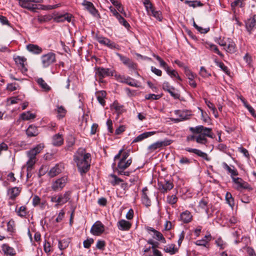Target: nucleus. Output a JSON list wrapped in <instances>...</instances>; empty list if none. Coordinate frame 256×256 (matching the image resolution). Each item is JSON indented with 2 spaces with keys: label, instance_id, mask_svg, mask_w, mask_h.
<instances>
[{
  "label": "nucleus",
  "instance_id": "f257e3e1",
  "mask_svg": "<svg viewBox=\"0 0 256 256\" xmlns=\"http://www.w3.org/2000/svg\"><path fill=\"white\" fill-rule=\"evenodd\" d=\"M91 160V154L86 152V150L82 148H79L74 155V161L82 176L90 170Z\"/></svg>",
  "mask_w": 256,
  "mask_h": 256
},
{
  "label": "nucleus",
  "instance_id": "f03ea898",
  "mask_svg": "<svg viewBox=\"0 0 256 256\" xmlns=\"http://www.w3.org/2000/svg\"><path fill=\"white\" fill-rule=\"evenodd\" d=\"M116 70L113 68L102 67L95 68V77L100 82H103V79L106 76H114Z\"/></svg>",
  "mask_w": 256,
  "mask_h": 256
},
{
  "label": "nucleus",
  "instance_id": "7ed1b4c3",
  "mask_svg": "<svg viewBox=\"0 0 256 256\" xmlns=\"http://www.w3.org/2000/svg\"><path fill=\"white\" fill-rule=\"evenodd\" d=\"M68 182V177L64 176L56 180H52L51 184V188L54 192L61 191Z\"/></svg>",
  "mask_w": 256,
  "mask_h": 256
},
{
  "label": "nucleus",
  "instance_id": "20e7f679",
  "mask_svg": "<svg viewBox=\"0 0 256 256\" xmlns=\"http://www.w3.org/2000/svg\"><path fill=\"white\" fill-rule=\"evenodd\" d=\"M190 130L194 134H202L206 137L212 138V130L211 128L204 127L202 126H198L194 128L190 127Z\"/></svg>",
  "mask_w": 256,
  "mask_h": 256
},
{
  "label": "nucleus",
  "instance_id": "39448f33",
  "mask_svg": "<svg viewBox=\"0 0 256 256\" xmlns=\"http://www.w3.org/2000/svg\"><path fill=\"white\" fill-rule=\"evenodd\" d=\"M42 63L44 68H47L56 62V54L52 52L44 54L41 57Z\"/></svg>",
  "mask_w": 256,
  "mask_h": 256
},
{
  "label": "nucleus",
  "instance_id": "423d86ee",
  "mask_svg": "<svg viewBox=\"0 0 256 256\" xmlns=\"http://www.w3.org/2000/svg\"><path fill=\"white\" fill-rule=\"evenodd\" d=\"M232 182L235 184L234 188L239 191L249 188V184L240 178H233Z\"/></svg>",
  "mask_w": 256,
  "mask_h": 256
},
{
  "label": "nucleus",
  "instance_id": "0eeeda50",
  "mask_svg": "<svg viewBox=\"0 0 256 256\" xmlns=\"http://www.w3.org/2000/svg\"><path fill=\"white\" fill-rule=\"evenodd\" d=\"M116 55L118 56L123 64L126 66L129 69L132 70H136V69L137 64L134 62L130 58L118 52L116 53Z\"/></svg>",
  "mask_w": 256,
  "mask_h": 256
},
{
  "label": "nucleus",
  "instance_id": "6e6552de",
  "mask_svg": "<svg viewBox=\"0 0 256 256\" xmlns=\"http://www.w3.org/2000/svg\"><path fill=\"white\" fill-rule=\"evenodd\" d=\"M22 188L20 187H12L7 190V196L9 200L15 201L16 198L20 194Z\"/></svg>",
  "mask_w": 256,
  "mask_h": 256
},
{
  "label": "nucleus",
  "instance_id": "1a4fd4ad",
  "mask_svg": "<svg viewBox=\"0 0 256 256\" xmlns=\"http://www.w3.org/2000/svg\"><path fill=\"white\" fill-rule=\"evenodd\" d=\"M158 190L162 193H166L174 188V184L169 180H164L158 183Z\"/></svg>",
  "mask_w": 256,
  "mask_h": 256
},
{
  "label": "nucleus",
  "instance_id": "9d476101",
  "mask_svg": "<svg viewBox=\"0 0 256 256\" xmlns=\"http://www.w3.org/2000/svg\"><path fill=\"white\" fill-rule=\"evenodd\" d=\"M104 231V225L100 221L96 222L90 229V232L94 236H100Z\"/></svg>",
  "mask_w": 256,
  "mask_h": 256
},
{
  "label": "nucleus",
  "instance_id": "9b49d317",
  "mask_svg": "<svg viewBox=\"0 0 256 256\" xmlns=\"http://www.w3.org/2000/svg\"><path fill=\"white\" fill-rule=\"evenodd\" d=\"M146 229L150 234V232L153 233L152 236L154 238L163 244L166 243V240L161 232L156 230L154 228L149 226H148Z\"/></svg>",
  "mask_w": 256,
  "mask_h": 256
},
{
  "label": "nucleus",
  "instance_id": "f8f14e48",
  "mask_svg": "<svg viewBox=\"0 0 256 256\" xmlns=\"http://www.w3.org/2000/svg\"><path fill=\"white\" fill-rule=\"evenodd\" d=\"M64 169V164L63 163L57 164L50 170L48 174L50 177L53 178L61 173Z\"/></svg>",
  "mask_w": 256,
  "mask_h": 256
},
{
  "label": "nucleus",
  "instance_id": "ddd939ff",
  "mask_svg": "<svg viewBox=\"0 0 256 256\" xmlns=\"http://www.w3.org/2000/svg\"><path fill=\"white\" fill-rule=\"evenodd\" d=\"M44 148V144H40L36 146L34 148L26 152V156H32L36 158V156L40 153Z\"/></svg>",
  "mask_w": 256,
  "mask_h": 256
},
{
  "label": "nucleus",
  "instance_id": "4468645a",
  "mask_svg": "<svg viewBox=\"0 0 256 256\" xmlns=\"http://www.w3.org/2000/svg\"><path fill=\"white\" fill-rule=\"evenodd\" d=\"M44 148V144H40L36 146L34 148L26 152V156H32L36 158V156L40 153Z\"/></svg>",
  "mask_w": 256,
  "mask_h": 256
},
{
  "label": "nucleus",
  "instance_id": "2eb2a0df",
  "mask_svg": "<svg viewBox=\"0 0 256 256\" xmlns=\"http://www.w3.org/2000/svg\"><path fill=\"white\" fill-rule=\"evenodd\" d=\"M192 219V216L190 212L186 210L180 214L178 218V220L184 223L188 224L190 222Z\"/></svg>",
  "mask_w": 256,
  "mask_h": 256
},
{
  "label": "nucleus",
  "instance_id": "dca6fc26",
  "mask_svg": "<svg viewBox=\"0 0 256 256\" xmlns=\"http://www.w3.org/2000/svg\"><path fill=\"white\" fill-rule=\"evenodd\" d=\"M148 14L150 16H152L159 21L162 20V14L160 11H156L154 10L152 4L150 6H148V7H145Z\"/></svg>",
  "mask_w": 256,
  "mask_h": 256
},
{
  "label": "nucleus",
  "instance_id": "f3484780",
  "mask_svg": "<svg viewBox=\"0 0 256 256\" xmlns=\"http://www.w3.org/2000/svg\"><path fill=\"white\" fill-rule=\"evenodd\" d=\"M185 150L188 152H192V153L195 154H196L198 155V156L204 159L206 161H210V158L208 156V154L206 153H205L198 149L192 148H185Z\"/></svg>",
  "mask_w": 256,
  "mask_h": 256
},
{
  "label": "nucleus",
  "instance_id": "a211bd4d",
  "mask_svg": "<svg viewBox=\"0 0 256 256\" xmlns=\"http://www.w3.org/2000/svg\"><path fill=\"white\" fill-rule=\"evenodd\" d=\"M71 192L66 191L64 194H60L58 196V204L62 205L66 203L70 198Z\"/></svg>",
  "mask_w": 256,
  "mask_h": 256
},
{
  "label": "nucleus",
  "instance_id": "6ab92c4d",
  "mask_svg": "<svg viewBox=\"0 0 256 256\" xmlns=\"http://www.w3.org/2000/svg\"><path fill=\"white\" fill-rule=\"evenodd\" d=\"M256 26V16H254L250 18L246 22V30L251 34L254 28Z\"/></svg>",
  "mask_w": 256,
  "mask_h": 256
},
{
  "label": "nucleus",
  "instance_id": "aec40b11",
  "mask_svg": "<svg viewBox=\"0 0 256 256\" xmlns=\"http://www.w3.org/2000/svg\"><path fill=\"white\" fill-rule=\"evenodd\" d=\"M222 165L224 169H225L228 172V174H230V177L232 180H233V178H236V176H238V172L234 166H230L226 162H224Z\"/></svg>",
  "mask_w": 256,
  "mask_h": 256
},
{
  "label": "nucleus",
  "instance_id": "412c9836",
  "mask_svg": "<svg viewBox=\"0 0 256 256\" xmlns=\"http://www.w3.org/2000/svg\"><path fill=\"white\" fill-rule=\"evenodd\" d=\"M117 226L120 230L126 231L130 228L132 224L125 220H121L118 222Z\"/></svg>",
  "mask_w": 256,
  "mask_h": 256
},
{
  "label": "nucleus",
  "instance_id": "4be33fe9",
  "mask_svg": "<svg viewBox=\"0 0 256 256\" xmlns=\"http://www.w3.org/2000/svg\"><path fill=\"white\" fill-rule=\"evenodd\" d=\"M15 212L18 216L21 218H25L28 214V208L25 206H22L20 207L17 205L15 209Z\"/></svg>",
  "mask_w": 256,
  "mask_h": 256
},
{
  "label": "nucleus",
  "instance_id": "5701e85b",
  "mask_svg": "<svg viewBox=\"0 0 256 256\" xmlns=\"http://www.w3.org/2000/svg\"><path fill=\"white\" fill-rule=\"evenodd\" d=\"M72 15L71 14L66 13L64 14L57 15L54 18V20L57 22H64L67 21L70 22H71Z\"/></svg>",
  "mask_w": 256,
  "mask_h": 256
},
{
  "label": "nucleus",
  "instance_id": "b1692460",
  "mask_svg": "<svg viewBox=\"0 0 256 256\" xmlns=\"http://www.w3.org/2000/svg\"><path fill=\"white\" fill-rule=\"evenodd\" d=\"M14 59L16 63L19 66V67L21 68V70L22 72L27 71V68H26L25 64L26 59L25 58L20 56H17Z\"/></svg>",
  "mask_w": 256,
  "mask_h": 256
},
{
  "label": "nucleus",
  "instance_id": "393cba45",
  "mask_svg": "<svg viewBox=\"0 0 256 256\" xmlns=\"http://www.w3.org/2000/svg\"><path fill=\"white\" fill-rule=\"evenodd\" d=\"M132 162V158H128L126 160H120L117 164L118 171V170H125L131 164Z\"/></svg>",
  "mask_w": 256,
  "mask_h": 256
},
{
  "label": "nucleus",
  "instance_id": "a878e982",
  "mask_svg": "<svg viewBox=\"0 0 256 256\" xmlns=\"http://www.w3.org/2000/svg\"><path fill=\"white\" fill-rule=\"evenodd\" d=\"M148 189L147 187H144L142 190V203L145 205L146 207H148L151 204L150 200L148 196Z\"/></svg>",
  "mask_w": 256,
  "mask_h": 256
},
{
  "label": "nucleus",
  "instance_id": "bb28decb",
  "mask_svg": "<svg viewBox=\"0 0 256 256\" xmlns=\"http://www.w3.org/2000/svg\"><path fill=\"white\" fill-rule=\"evenodd\" d=\"M64 144V138L62 134H56L52 137V144L55 146H60Z\"/></svg>",
  "mask_w": 256,
  "mask_h": 256
},
{
  "label": "nucleus",
  "instance_id": "cd10ccee",
  "mask_svg": "<svg viewBox=\"0 0 256 256\" xmlns=\"http://www.w3.org/2000/svg\"><path fill=\"white\" fill-rule=\"evenodd\" d=\"M82 6H84L86 9L92 15L95 16L98 13V10L94 8L93 4L86 0H84Z\"/></svg>",
  "mask_w": 256,
  "mask_h": 256
},
{
  "label": "nucleus",
  "instance_id": "c85d7f7f",
  "mask_svg": "<svg viewBox=\"0 0 256 256\" xmlns=\"http://www.w3.org/2000/svg\"><path fill=\"white\" fill-rule=\"evenodd\" d=\"M28 50L34 54H39L42 52V48L36 44H29L26 46Z\"/></svg>",
  "mask_w": 256,
  "mask_h": 256
},
{
  "label": "nucleus",
  "instance_id": "c756f323",
  "mask_svg": "<svg viewBox=\"0 0 256 256\" xmlns=\"http://www.w3.org/2000/svg\"><path fill=\"white\" fill-rule=\"evenodd\" d=\"M224 49L229 53L233 54L236 51V45L234 42L230 38H228L226 46Z\"/></svg>",
  "mask_w": 256,
  "mask_h": 256
},
{
  "label": "nucleus",
  "instance_id": "7c9ffc66",
  "mask_svg": "<svg viewBox=\"0 0 256 256\" xmlns=\"http://www.w3.org/2000/svg\"><path fill=\"white\" fill-rule=\"evenodd\" d=\"M38 133V128L33 125H30L26 130V134L28 137L36 136Z\"/></svg>",
  "mask_w": 256,
  "mask_h": 256
},
{
  "label": "nucleus",
  "instance_id": "2f4dec72",
  "mask_svg": "<svg viewBox=\"0 0 256 256\" xmlns=\"http://www.w3.org/2000/svg\"><path fill=\"white\" fill-rule=\"evenodd\" d=\"M212 236L211 235L208 234L206 235L204 238L202 240H197L194 242V244L199 246H206V245L208 244V242L211 240Z\"/></svg>",
  "mask_w": 256,
  "mask_h": 256
},
{
  "label": "nucleus",
  "instance_id": "473e14b6",
  "mask_svg": "<svg viewBox=\"0 0 256 256\" xmlns=\"http://www.w3.org/2000/svg\"><path fill=\"white\" fill-rule=\"evenodd\" d=\"M37 84L44 91L48 92L51 90V88L46 84L42 78H38L36 80Z\"/></svg>",
  "mask_w": 256,
  "mask_h": 256
},
{
  "label": "nucleus",
  "instance_id": "72a5a7b5",
  "mask_svg": "<svg viewBox=\"0 0 256 256\" xmlns=\"http://www.w3.org/2000/svg\"><path fill=\"white\" fill-rule=\"evenodd\" d=\"M156 133L155 132H144L138 136L133 140V142H136L142 140H143L154 135Z\"/></svg>",
  "mask_w": 256,
  "mask_h": 256
},
{
  "label": "nucleus",
  "instance_id": "f704fd0d",
  "mask_svg": "<svg viewBox=\"0 0 256 256\" xmlns=\"http://www.w3.org/2000/svg\"><path fill=\"white\" fill-rule=\"evenodd\" d=\"M96 96L99 103L104 106L106 104L104 98L106 96V92L104 90L99 91L96 92Z\"/></svg>",
  "mask_w": 256,
  "mask_h": 256
},
{
  "label": "nucleus",
  "instance_id": "c9c22d12",
  "mask_svg": "<svg viewBox=\"0 0 256 256\" xmlns=\"http://www.w3.org/2000/svg\"><path fill=\"white\" fill-rule=\"evenodd\" d=\"M129 156V152H124L123 149L120 150L118 153L116 154L114 158V160L116 161V160H126Z\"/></svg>",
  "mask_w": 256,
  "mask_h": 256
},
{
  "label": "nucleus",
  "instance_id": "e433bc0d",
  "mask_svg": "<svg viewBox=\"0 0 256 256\" xmlns=\"http://www.w3.org/2000/svg\"><path fill=\"white\" fill-rule=\"evenodd\" d=\"M2 248L4 252L6 254L13 256L16 254L14 249L10 246L8 244H2Z\"/></svg>",
  "mask_w": 256,
  "mask_h": 256
},
{
  "label": "nucleus",
  "instance_id": "4c0bfd02",
  "mask_svg": "<svg viewBox=\"0 0 256 256\" xmlns=\"http://www.w3.org/2000/svg\"><path fill=\"white\" fill-rule=\"evenodd\" d=\"M20 118L24 120H28L36 118V114H32L30 112H23L20 114Z\"/></svg>",
  "mask_w": 256,
  "mask_h": 256
},
{
  "label": "nucleus",
  "instance_id": "58836bf2",
  "mask_svg": "<svg viewBox=\"0 0 256 256\" xmlns=\"http://www.w3.org/2000/svg\"><path fill=\"white\" fill-rule=\"evenodd\" d=\"M205 103L208 107L212 111V113L216 118L218 116V112L214 105L208 100H205Z\"/></svg>",
  "mask_w": 256,
  "mask_h": 256
},
{
  "label": "nucleus",
  "instance_id": "ea45409f",
  "mask_svg": "<svg viewBox=\"0 0 256 256\" xmlns=\"http://www.w3.org/2000/svg\"><path fill=\"white\" fill-rule=\"evenodd\" d=\"M225 198L227 204L232 208L234 206V200L232 194L229 192H227L226 194Z\"/></svg>",
  "mask_w": 256,
  "mask_h": 256
},
{
  "label": "nucleus",
  "instance_id": "a19ab883",
  "mask_svg": "<svg viewBox=\"0 0 256 256\" xmlns=\"http://www.w3.org/2000/svg\"><path fill=\"white\" fill-rule=\"evenodd\" d=\"M56 110L57 112V117L60 119L64 118L66 114V110L62 106H58Z\"/></svg>",
  "mask_w": 256,
  "mask_h": 256
},
{
  "label": "nucleus",
  "instance_id": "79ce46f5",
  "mask_svg": "<svg viewBox=\"0 0 256 256\" xmlns=\"http://www.w3.org/2000/svg\"><path fill=\"white\" fill-rule=\"evenodd\" d=\"M165 252L170 253L171 255L175 254L178 252V249L175 248L174 244H172L164 248Z\"/></svg>",
  "mask_w": 256,
  "mask_h": 256
},
{
  "label": "nucleus",
  "instance_id": "37998d69",
  "mask_svg": "<svg viewBox=\"0 0 256 256\" xmlns=\"http://www.w3.org/2000/svg\"><path fill=\"white\" fill-rule=\"evenodd\" d=\"M154 56L156 58V60L159 62L160 66L163 68L166 71H168V69L170 68L167 64L158 55H154Z\"/></svg>",
  "mask_w": 256,
  "mask_h": 256
},
{
  "label": "nucleus",
  "instance_id": "c03bdc74",
  "mask_svg": "<svg viewBox=\"0 0 256 256\" xmlns=\"http://www.w3.org/2000/svg\"><path fill=\"white\" fill-rule=\"evenodd\" d=\"M154 56L156 58V60L159 62L160 66L163 68L166 71H168V69L170 68L167 64L158 55H154Z\"/></svg>",
  "mask_w": 256,
  "mask_h": 256
},
{
  "label": "nucleus",
  "instance_id": "a18cd8bd",
  "mask_svg": "<svg viewBox=\"0 0 256 256\" xmlns=\"http://www.w3.org/2000/svg\"><path fill=\"white\" fill-rule=\"evenodd\" d=\"M208 48L217 54L220 57H223V54L218 50L217 46L214 44H208L206 46Z\"/></svg>",
  "mask_w": 256,
  "mask_h": 256
},
{
  "label": "nucleus",
  "instance_id": "49530a36",
  "mask_svg": "<svg viewBox=\"0 0 256 256\" xmlns=\"http://www.w3.org/2000/svg\"><path fill=\"white\" fill-rule=\"evenodd\" d=\"M196 136V142L200 144H206L208 142V140L202 134H198Z\"/></svg>",
  "mask_w": 256,
  "mask_h": 256
},
{
  "label": "nucleus",
  "instance_id": "de8ad7c7",
  "mask_svg": "<svg viewBox=\"0 0 256 256\" xmlns=\"http://www.w3.org/2000/svg\"><path fill=\"white\" fill-rule=\"evenodd\" d=\"M126 84L132 86L136 88L138 87L137 81L134 79L131 78L130 76H126Z\"/></svg>",
  "mask_w": 256,
  "mask_h": 256
},
{
  "label": "nucleus",
  "instance_id": "09e8293b",
  "mask_svg": "<svg viewBox=\"0 0 256 256\" xmlns=\"http://www.w3.org/2000/svg\"><path fill=\"white\" fill-rule=\"evenodd\" d=\"M28 160L26 162L28 170H31L36 162V158L32 156H28Z\"/></svg>",
  "mask_w": 256,
  "mask_h": 256
},
{
  "label": "nucleus",
  "instance_id": "8fccbe9b",
  "mask_svg": "<svg viewBox=\"0 0 256 256\" xmlns=\"http://www.w3.org/2000/svg\"><path fill=\"white\" fill-rule=\"evenodd\" d=\"M113 180H111L110 183L113 186H115L116 185H118L120 184V182H122L123 180L121 178H118L116 176L112 174L110 176Z\"/></svg>",
  "mask_w": 256,
  "mask_h": 256
},
{
  "label": "nucleus",
  "instance_id": "3c124183",
  "mask_svg": "<svg viewBox=\"0 0 256 256\" xmlns=\"http://www.w3.org/2000/svg\"><path fill=\"white\" fill-rule=\"evenodd\" d=\"M167 74L170 76L172 78L175 77L178 80L182 81V79L181 78L178 76V73L177 72L174 70H171L170 68L168 69V71H166Z\"/></svg>",
  "mask_w": 256,
  "mask_h": 256
},
{
  "label": "nucleus",
  "instance_id": "603ef678",
  "mask_svg": "<svg viewBox=\"0 0 256 256\" xmlns=\"http://www.w3.org/2000/svg\"><path fill=\"white\" fill-rule=\"evenodd\" d=\"M69 244L68 240H62L58 242V248L60 250H64L68 247Z\"/></svg>",
  "mask_w": 256,
  "mask_h": 256
},
{
  "label": "nucleus",
  "instance_id": "864d4df0",
  "mask_svg": "<svg viewBox=\"0 0 256 256\" xmlns=\"http://www.w3.org/2000/svg\"><path fill=\"white\" fill-rule=\"evenodd\" d=\"M179 162L180 164L182 165H189L190 164H191L192 161L188 158L183 156H180Z\"/></svg>",
  "mask_w": 256,
  "mask_h": 256
},
{
  "label": "nucleus",
  "instance_id": "5fc2aeb1",
  "mask_svg": "<svg viewBox=\"0 0 256 256\" xmlns=\"http://www.w3.org/2000/svg\"><path fill=\"white\" fill-rule=\"evenodd\" d=\"M112 108H114L116 111L118 112V114H120L123 112L124 109L123 106L120 105L118 102H114L112 104Z\"/></svg>",
  "mask_w": 256,
  "mask_h": 256
},
{
  "label": "nucleus",
  "instance_id": "6e6d98bb",
  "mask_svg": "<svg viewBox=\"0 0 256 256\" xmlns=\"http://www.w3.org/2000/svg\"><path fill=\"white\" fill-rule=\"evenodd\" d=\"M208 202V199L206 198H203L199 202L198 206L202 209L206 208Z\"/></svg>",
  "mask_w": 256,
  "mask_h": 256
},
{
  "label": "nucleus",
  "instance_id": "4d7b16f0",
  "mask_svg": "<svg viewBox=\"0 0 256 256\" xmlns=\"http://www.w3.org/2000/svg\"><path fill=\"white\" fill-rule=\"evenodd\" d=\"M166 198L168 202L170 204H174L178 201V198L176 195L168 196Z\"/></svg>",
  "mask_w": 256,
  "mask_h": 256
},
{
  "label": "nucleus",
  "instance_id": "13d9d810",
  "mask_svg": "<svg viewBox=\"0 0 256 256\" xmlns=\"http://www.w3.org/2000/svg\"><path fill=\"white\" fill-rule=\"evenodd\" d=\"M96 40L100 44L106 46L110 39L101 36H96Z\"/></svg>",
  "mask_w": 256,
  "mask_h": 256
},
{
  "label": "nucleus",
  "instance_id": "bf43d9fd",
  "mask_svg": "<svg viewBox=\"0 0 256 256\" xmlns=\"http://www.w3.org/2000/svg\"><path fill=\"white\" fill-rule=\"evenodd\" d=\"M160 148V146L159 141H158L152 144L148 147V150L150 152H152L158 148Z\"/></svg>",
  "mask_w": 256,
  "mask_h": 256
},
{
  "label": "nucleus",
  "instance_id": "052dcab7",
  "mask_svg": "<svg viewBox=\"0 0 256 256\" xmlns=\"http://www.w3.org/2000/svg\"><path fill=\"white\" fill-rule=\"evenodd\" d=\"M14 220H11L7 223V231L10 232H13L14 228Z\"/></svg>",
  "mask_w": 256,
  "mask_h": 256
},
{
  "label": "nucleus",
  "instance_id": "680f3d73",
  "mask_svg": "<svg viewBox=\"0 0 256 256\" xmlns=\"http://www.w3.org/2000/svg\"><path fill=\"white\" fill-rule=\"evenodd\" d=\"M217 66H218L226 74H230V72L228 68L222 62H216Z\"/></svg>",
  "mask_w": 256,
  "mask_h": 256
},
{
  "label": "nucleus",
  "instance_id": "e2e57ef3",
  "mask_svg": "<svg viewBox=\"0 0 256 256\" xmlns=\"http://www.w3.org/2000/svg\"><path fill=\"white\" fill-rule=\"evenodd\" d=\"M200 74L203 78H208L211 76L204 67L202 66L200 68Z\"/></svg>",
  "mask_w": 256,
  "mask_h": 256
},
{
  "label": "nucleus",
  "instance_id": "0e129e2a",
  "mask_svg": "<svg viewBox=\"0 0 256 256\" xmlns=\"http://www.w3.org/2000/svg\"><path fill=\"white\" fill-rule=\"evenodd\" d=\"M108 48L114 50H120V46L116 44L115 42L111 41L110 40H108V44L106 45Z\"/></svg>",
  "mask_w": 256,
  "mask_h": 256
},
{
  "label": "nucleus",
  "instance_id": "69168bd1",
  "mask_svg": "<svg viewBox=\"0 0 256 256\" xmlns=\"http://www.w3.org/2000/svg\"><path fill=\"white\" fill-rule=\"evenodd\" d=\"M161 98V96L155 94H148L145 96L146 100H157Z\"/></svg>",
  "mask_w": 256,
  "mask_h": 256
},
{
  "label": "nucleus",
  "instance_id": "338daca9",
  "mask_svg": "<svg viewBox=\"0 0 256 256\" xmlns=\"http://www.w3.org/2000/svg\"><path fill=\"white\" fill-rule=\"evenodd\" d=\"M216 245L222 250L226 248V244L222 240L221 238H218L216 241Z\"/></svg>",
  "mask_w": 256,
  "mask_h": 256
},
{
  "label": "nucleus",
  "instance_id": "774afa93",
  "mask_svg": "<svg viewBox=\"0 0 256 256\" xmlns=\"http://www.w3.org/2000/svg\"><path fill=\"white\" fill-rule=\"evenodd\" d=\"M162 88L164 91L168 92L170 90H175L174 87L171 86L168 82H164L162 84Z\"/></svg>",
  "mask_w": 256,
  "mask_h": 256
}]
</instances>
